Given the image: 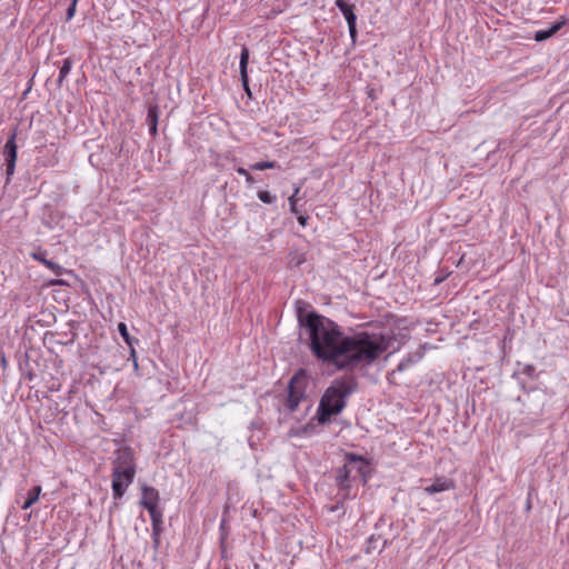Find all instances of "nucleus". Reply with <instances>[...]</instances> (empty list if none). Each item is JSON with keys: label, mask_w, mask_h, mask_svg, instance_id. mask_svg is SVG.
Segmentation results:
<instances>
[{"label": "nucleus", "mask_w": 569, "mask_h": 569, "mask_svg": "<svg viewBox=\"0 0 569 569\" xmlns=\"http://www.w3.org/2000/svg\"><path fill=\"white\" fill-rule=\"evenodd\" d=\"M408 365H409L408 362H406V361H401V362L398 365L397 370H398V371H403V370L408 367Z\"/></svg>", "instance_id": "nucleus-27"}, {"label": "nucleus", "mask_w": 569, "mask_h": 569, "mask_svg": "<svg viewBox=\"0 0 569 569\" xmlns=\"http://www.w3.org/2000/svg\"><path fill=\"white\" fill-rule=\"evenodd\" d=\"M16 137H17V132L13 131L3 147V154L6 158V173L8 177L13 174L14 168H16V161H17Z\"/></svg>", "instance_id": "nucleus-7"}, {"label": "nucleus", "mask_w": 569, "mask_h": 569, "mask_svg": "<svg viewBox=\"0 0 569 569\" xmlns=\"http://www.w3.org/2000/svg\"><path fill=\"white\" fill-rule=\"evenodd\" d=\"M299 323L307 330L309 348L317 359L339 370L370 366L388 349L385 336L366 331L347 336L339 325L317 313H300Z\"/></svg>", "instance_id": "nucleus-1"}, {"label": "nucleus", "mask_w": 569, "mask_h": 569, "mask_svg": "<svg viewBox=\"0 0 569 569\" xmlns=\"http://www.w3.org/2000/svg\"><path fill=\"white\" fill-rule=\"evenodd\" d=\"M300 192V187H297L293 191V193L289 197L288 201H289V206H290V211L292 213H298V210H297V197Z\"/></svg>", "instance_id": "nucleus-22"}, {"label": "nucleus", "mask_w": 569, "mask_h": 569, "mask_svg": "<svg viewBox=\"0 0 569 569\" xmlns=\"http://www.w3.org/2000/svg\"><path fill=\"white\" fill-rule=\"evenodd\" d=\"M148 121L150 124V133L154 136L157 133V111L156 108H150L148 111Z\"/></svg>", "instance_id": "nucleus-19"}, {"label": "nucleus", "mask_w": 569, "mask_h": 569, "mask_svg": "<svg viewBox=\"0 0 569 569\" xmlns=\"http://www.w3.org/2000/svg\"><path fill=\"white\" fill-rule=\"evenodd\" d=\"M336 6L341 11V13L343 14V17L346 19V21L348 23L350 38L352 40V43H355L357 40V34H358L357 27H356L357 16L355 13V6L348 3L345 0H336Z\"/></svg>", "instance_id": "nucleus-6"}, {"label": "nucleus", "mask_w": 569, "mask_h": 569, "mask_svg": "<svg viewBox=\"0 0 569 569\" xmlns=\"http://www.w3.org/2000/svg\"><path fill=\"white\" fill-rule=\"evenodd\" d=\"M562 24H563V22H556L550 28H548L546 30L537 31L535 33V40L536 41L547 40L548 38L552 37L556 32H558L560 30V28L562 27Z\"/></svg>", "instance_id": "nucleus-14"}, {"label": "nucleus", "mask_w": 569, "mask_h": 569, "mask_svg": "<svg viewBox=\"0 0 569 569\" xmlns=\"http://www.w3.org/2000/svg\"><path fill=\"white\" fill-rule=\"evenodd\" d=\"M31 258L41 262L44 267L51 270L56 276H61L64 269L52 260L47 259V251L38 249L30 253Z\"/></svg>", "instance_id": "nucleus-8"}, {"label": "nucleus", "mask_w": 569, "mask_h": 569, "mask_svg": "<svg viewBox=\"0 0 569 569\" xmlns=\"http://www.w3.org/2000/svg\"><path fill=\"white\" fill-rule=\"evenodd\" d=\"M118 331L120 333V336L123 338V340L126 341V343L130 347L131 349V355L134 356V349H133V343L134 342H138V339H134L132 338L130 335H129V331H128V328H127V325L124 322H120L118 325Z\"/></svg>", "instance_id": "nucleus-16"}, {"label": "nucleus", "mask_w": 569, "mask_h": 569, "mask_svg": "<svg viewBox=\"0 0 569 569\" xmlns=\"http://www.w3.org/2000/svg\"><path fill=\"white\" fill-rule=\"evenodd\" d=\"M41 491H42V488L41 486H34L32 487L29 491H28V495H27V499L24 500V502L22 503L21 506V509L22 510H27L29 509L30 507H32L39 499L40 495H41Z\"/></svg>", "instance_id": "nucleus-13"}, {"label": "nucleus", "mask_w": 569, "mask_h": 569, "mask_svg": "<svg viewBox=\"0 0 569 569\" xmlns=\"http://www.w3.org/2000/svg\"><path fill=\"white\" fill-rule=\"evenodd\" d=\"M147 510L149 511L152 521L153 533L158 535L160 526L162 523V513L157 509V507L148 506Z\"/></svg>", "instance_id": "nucleus-15"}, {"label": "nucleus", "mask_w": 569, "mask_h": 569, "mask_svg": "<svg viewBox=\"0 0 569 569\" xmlns=\"http://www.w3.org/2000/svg\"><path fill=\"white\" fill-rule=\"evenodd\" d=\"M535 367L532 365H527L525 368H523V373L529 376V377H532L533 373H535Z\"/></svg>", "instance_id": "nucleus-25"}, {"label": "nucleus", "mask_w": 569, "mask_h": 569, "mask_svg": "<svg viewBox=\"0 0 569 569\" xmlns=\"http://www.w3.org/2000/svg\"><path fill=\"white\" fill-rule=\"evenodd\" d=\"M236 171H237L240 176L244 177V179H246V181H247V183H248L249 186H251V184L254 182L253 177L249 173V171H248L247 169H244V168H242V167H239V168H237V170H236Z\"/></svg>", "instance_id": "nucleus-23"}, {"label": "nucleus", "mask_w": 569, "mask_h": 569, "mask_svg": "<svg viewBox=\"0 0 569 569\" xmlns=\"http://www.w3.org/2000/svg\"><path fill=\"white\" fill-rule=\"evenodd\" d=\"M77 3V0H72L69 8L67 9V21H70L74 17Z\"/></svg>", "instance_id": "nucleus-24"}, {"label": "nucleus", "mask_w": 569, "mask_h": 569, "mask_svg": "<svg viewBox=\"0 0 569 569\" xmlns=\"http://www.w3.org/2000/svg\"><path fill=\"white\" fill-rule=\"evenodd\" d=\"M347 462L337 470V485L340 489L347 490L350 487V473L356 469L360 476H365L368 471L367 461L353 453L346 456Z\"/></svg>", "instance_id": "nucleus-3"}, {"label": "nucleus", "mask_w": 569, "mask_h": 569, "mask_svg": "<svg viewBox=\"0 0 569 569\" xmlns=\"http://www.w3.org/2000/svg\"><path fill=\"white\" fill-rule=\"evenodd\" d=\"M353 391L352 381L336 379L321 397L317 419L323 425L331 416L340 413L346 407V398Z\"/></svg>", "instance_id": "nucleus-2"}, {"label": "nucleus", "mask_w": 569, "mask_h": 569, "mask_svg": "<svg viewBox=\"0 0 569 569\" xmlns=\"http://www.w3.org/2000/svg\"><path fill=\"white\" fill-rule=\"evenodd\" d=\"M133 481H127V478L124 476H118L112 475V492L113 497L116 499H120L123 497L127 488L132 483Z\"/></svg>", "instance_id": "nucleus-12"}, {"label": "nucleus", "mask_w": 569, "mask_h": 569, "mask_svg": "<svg viewBox=\"0 0 569 569\" xmlns=\"http://www.w3.org/2000/svg\"><path fill=\"white\" fill-rule=\"evenodd\" d=\"M248 62H249V50L248 48L243 47L240 54V63H239V71L241 77L242 87L246 90V92L251 96V91L249 88V79H248Z\"/></svg>", "instance_id": "nucleus-9"}, {"label": "nucleus", "mask_w": 569, "mask_h": 569, "mask_svg": "<svg viewBox=\"0 0 569 569\" xmlns=\"http://www.w3.org/2000/svg\"><path fill=\"white\" fill-rule=\"evenodd\" d=\"M307 403L309 407L305 389L302 387V381L298 376L291 378L288 385V396L286 399V407L289 411H296L300 403Z\"/></svg>", "instance_id": "nucleus-5"}, {"label": "nucleus", "mask_w": 569, "mask_h": 569, "mask_svg": "<svg viewBox=\"0 0 569 569\" xmlns=\"http://www.w3.org/2000/svg\"><path fill=\"white\" fill-rule=\"evenodd\" d=\"M72 68V60L70 58H66L62 62V66L59 71L58 83L61 84L66 77L69 74Z\"/></svg>", "instance_id": "nucleus-18"}, {"label": "nucleus", "mask_w": 569, "mask_h": 569, "mask_svg": "<svg viewBox=\"0 0 569 569\" xmlns=\"http://www.w3.org/2000/svg\"><path fill=\"white\" fill-rule=\"evenodd\" d=\"M112 475L124 476L127 481H133L136 476V459L130 447L120 448L113 461Z\"/></svg>", "instance_id": "nucleus-4"}, {"label": "nucleus", "mask_w": 569, "mask_h": 569, "mask_svg": "<svg viewBox=\"0 0 569 569\" xmlns=\"http://www.w3.org/2000/svg\"><path fill=\"white\" fill-rule=\"evenodd\" d=\"M277 167H278V164L274 161H260V162H256V163L251 164L250 168L252 170L262 171L266 169H274Z\"/></svg>", "instance_id": "nucleus-20"}, {"label": "nucleus", "mask_w": 569, "mask_h": 569, "mask_svg": "<svg viewBox=\"0 0 569 569\" xmlns=\"http://www.w3.org/2000/svg\"><path fill=\"white\" fill-rule=\"evenodd\" d=\"M308 217L306 216H299L298 217V222L302 226V227H306L307 226V222H308Z\"/></svg>", "instance_id": "nucleus-26"}, {"label": "nucleus", "mask_w": 569, "mask_h": 569, "mask_svg": "<svg viewBox=\"0 0 569 569\" xmlns=\"http://www.w3.org/2000/svg\"><path fill=\"white\" fill-rule=\"evenodd\" d=\"M260 201L267 204H271L276 201L277 197L274 194H271L269 191L260 190L257 193Z\"/></svg>", "instance_id": "nucleus-21"}, {"label": "nucleus", "mask_w": 569, "mask_h": 569, "mask_svg": "<svg viewBox=\"0 0 569 569\" xmlns=\"http://www.w3.org/2000/svg\"><path fill=\"white\" fill-rule=\"evenodd\" d=\"M142 497H141V506L148 509V506L157 507L159 502V492L156 488L143 485L141 487Z\"/></svg>", "instance_id": "nucleus-10"}, {"label": "nucleus", "mask_w": 569, "mask_h": 569, "mask_svg": "<svg viewBox=\"0 0 569 569\" xmlns=\"http://www.w3.org/2000/svg\"><path fill=\"white\" fill-rule=\"evenodd\" d=\"M453 488V482L446 478H437L431 485L423 488L427 495H435Z\"/></svg>", "instance_id": "nucleus-11"}, {"label": "nucleus", "mask_w": 569, "mask_h": 569, "mask_svg": "<svg viewBox=\"0 0 569 569\" xmlns=\"http://www.w3.org/2000/svg\"><path fill=\"white\" fill-rule=\"evenodd\" d=\"M387 546V540L382 539L380 536H371L369 538V548L372 550L382 551Z\"/></svg>", "instance_id": "nucleus-17"}]
</instances>
